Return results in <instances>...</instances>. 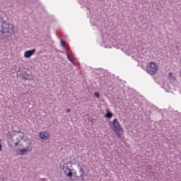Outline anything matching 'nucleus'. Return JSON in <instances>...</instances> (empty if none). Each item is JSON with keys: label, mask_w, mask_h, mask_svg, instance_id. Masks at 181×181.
Here are the masks:
<instances>
[{"label": "nucleus", "mask_w": 181, "mask_h": 181, "mask_svg": "<svg viewBox=\"0 0 181 181\" xmlns=\"http://www.w3.org/2000/svg\"><path fill=\"white\" fill-rule=\"evenodd\" d=\"M12 37L15 35V25L0 19V37Z\"/></svg>", "instance_id": "f257e3e1"}, {"label": "nucleus", "mask_w": 181, "mask_h": 181, "mask_svg": "<svg viewBox=\"0 0 181 181\" xmlns=\"http://www.w3.org/2000/svg\"><path fill=\"white\" fill-rule=\"evenodd\" d=\"M64 175L68 177L69 181H78L79 176L77 175V170L73 168L71 162L68 161L62 167Z\"/></svg>", "instance_id": "f03ea898"}, {"label": "nucleus", "mask_w": 181, "mask_h": 181, "mask_svg": "<svg viewBox=\"0 0 181 181\" xmlns=\"http://www.w3.org/2000/svg\"><path fill=\"white\" fill-rule=\"evenodd\" d=\"M109 127L111 129L114 130L117 138H121L122 135L124 134V129H122V125H121V123H119L117 119H115L112 122H110Z\"/></svg>", "instance_id": "7ed1b4c3"}, {"label": "nucleus", "mask_w": 181, "mask_h": 181, "mask_svg": "<svg viewBox=\"0 0 181 181\" xmlns=\"http://www.w3.org/2000/svg\"><path fill=\"white\" fill-rule=\"evenodd\" d=\"M159 70V65L156 62H151L148 63L146 66V72L151 76L156 74V72Z\"/></svg>", "instance_id": "20e7f679"}, {"label": "nucleus", "mask_w": 181, "mask_h": 181, "mask_svg": "<svg viewBox=\"0 0 181 181\" xmlns=\"http://www.w3.org/2000/svg\"><path fill=\"white\" fill-rule=\"evenodd\" d=\"M77 168L78 169L80 177L81 178L82 180H84V177H83L84 175V165H80V163H78Z\"/></svg>", "instance_id": "39448f33"}, {"label": "nucleus", "mask_w": 181, "mask_h": 181, "mask_svg": "<svg viewBox=\"0 0 181 181\" xmlns=\"http://www.w3.org/2000/svg\"><path fill=\"white\" fill-rule=\"evenodd\" d=\"M36 53V49H33L32 50H28L24 52V57H26L27 59H29V57H32L33 54Z\"/></svg>", "instance_id": "423d86ee"}, {"label": "nucleus", "mask_w": 181, "mask_h": 181, "mask_svg": "<svg viewBox=\"0 0 181 181\" xmlns=\"http://www.w3.org/2000/svg\"><path fill=\"white\" fill-rule=\"evenodd\" d=\"M40 136L42 141H47V139H49L50 137V134L46 132H42L40 133Z\"/></svg>", "instance_id": "0eeeda50"}, {"label": "nucleus", "mask_w": 181, "mask_h": 181, "mask_svg": "<svg viewBox=\"0 0 181 181\" xmlns=\"http://www.w3.org/2000/svg\"><path fill=\"white\" fill-rule=\"evenodd\" d=\"M32 151V148H29V146L25 148H21L18 151L20 155H25L28 152H30Z\"/></svg>", "instance_id": "6e6552de"}, {"label": "nucleus", "mask_w": 181, "mask_h": 181, "mask_svg": "<svg viewBox=\"0 0 181 181\" xmlns=\"http://www.w3.org/2000/svg\"><path fill=\"white\" fill-rule=\"evenodd\" d=\"M168 80H170V81H175V78L173 76V74H172V72H170L168 74Z\"/></svg>", "instance_id": "1a4fd4ad"}, {"label": "nucleus", "mask_w": 181, "mask_h": 181, "mask_svg": "<svg viewBox=\"0 0 181 181\" xmlns=\"http://www.w3.org/2000/svg\"><path fill=\"white\" fill-rule=\"evenodd\" d=\"M106 118L111 119L112 118V112H107V113L105 115Z\"/></svg>", "instance_id": "9d476101"}, {"label": "nucleus", "mask_w": 181, "mask_h": 181, "mask_svg": "<svg viewBox=\"0 0 181 181\" xmlns=\"http://www.w3.org/2000/svg\"><path fill=\"white\" fill-rule=\"evenodd\" d=\"M66 56H67V59H69V60L70 62H71V63L74 64V61H73V59H71V57H70V54H69V53L66 52Z\"/></svg>", "instance_id": "9b49d317"}, {"label": "nucleus", "mask_w": 181, "mask_h": 181, "mask_svg": "<svg viewBox=\"0 0 181 181\" xmlns=\"http://www.w3.org/2000/svg\"><path fill=\"white\" fill-rule=\"evenodd\" d=\"M62 47H66V41L61 40Z\"/></svg>", "instance_id": "f8f14e48"}, {"label": "nucleus", "mask_w": 181, "mask_h": 181, "mask_svg": "<svg viewBox=\"0 0 181 181\" xmlns=\"http://www.w3.org/2000/svg\"><path fill=\"white\" fill-rule=\"evenodd\" d=\"M94 95L96 98H100V93L95 92Z\"/></svg>", "instance_id": "ddd939ff"}, {"label": "nucleus", "mask_w": 181, "mask_h": 181, "mask_svg": "<svg viewBox=\"0 0 181 181\" xmlns=\"http://www.w3.org/2000/svg\"><path fill=\"white\" fill-rule=\"evenodd\" d=\"M2 151V144H1V140H0V152Z\"/></svg>", "instance_id": "4468645a"}, {"label": "nucleus", "mask_w": 181, "mask_h": 181, "mask_svg": "<svg viewBox=\"0 0 181 181\" xmlns=\"http://www.w3.org/2000/svg\"><path fill=\"white\" fill-rule=\"evenodd\" d=\"M66 112H70V109L68 108V109L66 110Z\"/></svg>", "instance_id": "2eb2a0df"}, {"label": "nucleus", "mask_w": 181, "mask_h": 181, "mask_svg": "<svg viewBox=\"0 0 181 181\" xmlns=\"http://www.w3.org/2000/svg\"><path fill=\"white\" fill-rule=\"evenodd\" d=\"M18 145V143H16V146Z\"/></svg>", "instance_id": "dca6fc26"}]
</instances>
